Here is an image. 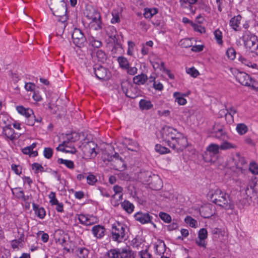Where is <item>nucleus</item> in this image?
I'll list each match as a JSON object with an SVG mask.
<instances>
[{
    "label": "nucleus",
    "instance_id": "nucleus-1",
    "mask_svg": "<svg viewBox=\"0 0 258 258\" xmlns=\"http://www.w3.org/2000/svg\"><path fill=\"white\" fill-rule=\"evenodd\" d=\"M209 196L212 202L225 210L234 208L229 196L219 189L211 191Z\"/></svg>",
    "mask_w": 258,
    "mask_h": 258
},
{
    "label": "nucleus",
    "instance_id": "nucleus-2",
    "mask_svg": "<svg viewBox=\"0 0 258 258\" xmlns=\"http://www.w3.org/2000/svg\"><path fill=\"white\" fill-rule=\"evenodd\" d=\"M49 6L53 15L58 18V21L63 24L65 27V22L68 20V16L64 0H50Z\"/></svg>",
    "mask_w": 258,
    "mask_h": 258
},
{
    "label": "nucleus",
    "instance_id": "nucleus-3",
    "mask_svg": "<svg viewBox=\"0 0 258 258\" xmlns=\"http://www.w3.org/2000/svg\"><path fill=\"white\" fill-rule=\"evenodd\" d=\"M86 16L89 22V27L97 30L101 29L102 22L100 13L95 9L87 10Z\"/></svg>",
    "mask_w": 258,
    "mask_h": 258
},
{
    "label": "nucleus",
    "instance_id": "nucleus-4",
    "mask_svg": "<svg viewBox=\"0 0 258 258\" xmlns=\"http://www.w3.org/2000/svg\"><path fill=\"white\" fill-rule=\"evenodd\" d=\"M181 135H182L181 133L170 126L164 127L161 132L162 139L168 145L177 139Z\"/></svg>",
    "mask_w": 258,
    "mask_h": 258
},
{
    "label": "nucleus",
    "instance_id": "nucleus-5",
    "mask_svg": "<svg viewBox=\"0 0 258 258\" xmlns=\"http://www.w3.org/2000/svg\"><path fill=\"white\" fill-rule=\"evenodd\" d=\"M108 255L109 258H134L135 254L130 247L110 249Z\"/></svg>",
    "mask_w": 258,
    "mask_h": 258
},
{
    "label": "nucleus",
    "instance_id": "nucleus-6",
    "mask_svg": "<svg viewBox=\"0 0 258 258\" xmlns=\"http://www.w3.org/2000/svg\"><path fill=\"white\" fill-rule=\"evenodd\" d=\"M80 147L83 153L84 158L86 159L94 158L98 154L97 145L93 142L83 143Z\"/></svg>",
    "mask_w": 258,
    "mask_h": 258
},
{
    "label": "nucleus",
    "instance_id": "nucleus-7",
    "mask_svg": "<svg viewBox=\"0 0 258 258\" xmlns=\"http://www.w3.org/2000/svg\"><path fill=\"white\" fill-rule=\"evenodd\" d=\"M126 226L124 224L117 222L112 226V238L114 241L121 242L123 239Z\"/></svg>",
    "mask_w": 258,
    "mask_h": 258
},
{
    "label": "nucleus",
    "instance_id": "nucleus-8",
    "mask_svg": "<svg viewBox=\"0 0 258 258\" xmlns=\"http://www.w3.org/2000/svg\"><path fill=\"white\" fill-rule=\"evenodd\" d=\"M236 80L242 85L251 87L252 88H256L258 83L252 80L246 73L238 72L236 75Z\"/></svg>",
    "mask_w": 258,
    "mask_h": 258
},
{
    "label": "nucleus",
    "instance_id": "nucleus-9",
    "mask_svg": "<svg viewBox=\"0 0 258 258\" xmlns=\"http://www.w3.org/2000/svg\"><path fill=\"white\" fill-rule=\"evenodd\" d=\"M168 146L176 152H180L183 151L187 146V140L182 134Z\"/></svg>",
    "mask_w": 258,
    "mask_h": 258
},
{
    "label": "nucleus",
    "instance_id": "nucleus-10",
    "mask_svg": "<svg viewBox=\"0 0 258 258\" xmlns=\"http://www.w3.org/2000/svg\"><path fill=\"white\" fill-rule=\"evenodd\" d=\"M231 168H235L238 171L242 172L244 169L247 166V162L245 158L239 153H236L232 157Z\"/></svg>",
    "mask_w": 258,
    "mask_h": 258
},
{
    "label": "nucleus",
    "instance_id": "nucleus-11",
    "mask_svg": "<svg viewBox=\"0 0 258 258\" xmlns=\"http://www.w3.org/2000/svg\"><path fill=\"white\" fill-rule=\"evenodd\" d=\"M104 161H112L115 163V167L116 169L122 170L125 169V164L121 158H119V155L115 153L113 156L104 153L103 156Z\"/></svg>",
    "mask_w": 258,
    "mask_h": 258
},
{
    "label": "nucleus",
    "instance_id": "nucleus-12",
    "mask_svg": "<svg viewBox=\"0 0 258 258\" xmlns=\"http://www.w3.org/2000/svg\"><path fill=\"white\" fill-rule=\"evenodd\" d=\"M16 109L19 113L24 116L27 118V123L28 125H34V114L32 109L29 108H25L23 106H17Z\"/></svg>",
    "mask_w": 258,
    "mask_h": 258
},
{
    "label": "nucleus",
    "instance_id": "nucleus-13",
    "mask_svg": "<svg viewBox=\"0 0 258 258\" xmlns=\"http://www.w3.org/2000/svg\"><path fill=\"white\" fill-rule=\"evenodd\" d=\"M72 37L73 43L77 46L82 47L85 45L86 39L80 29L75 28L72 33Z\"/></svg>",
    "mask_w": 258,
    "mask_h": 258
},
{
    "label": "nucleus",
    "instance_id": "nucleus-14",
    "mask_svg": "<svg viewBox=\"0 0 258 258\" xmlns=\"http://www.w3.org/2000/svg\"><path fill=\"white\" fill-rule=\"evenodd\" d=\"M220 146L216 144H211L206 148V154L211 157L210 159L205 158V160L207 162H214L213 159L216 158L217 155L220 152Z\"/></svg>",
    "mask_w": 258,
    "mask_h": 258
},
{
    "label": "nucleus",
    "instance_id": "nucleus-15",
    "mask_svg": "<svg viewBox=\"0 0 258 258\" xmlns=\"http://www.w3.org/2000/svg\"><path fill=\"white\" fill-rule=\"evenodd\" d=\"M78 219L81 224L86 225H91L98 222L96 217L88 215L80 214Z\"/></svg>",
    "mask_w": 258,
    "mask_h": 258
},
{
    "label": "nucleus",
    "instance_id": "nucleus-16",
    "mask_svg": "<svg viewBox=\"0 0 258 258\" xmlns=\"http://www.w3.org/2000/svg\"><path fill=\"white\" fill-rule=\"evenodd\" d=\"M113 189L115 194L112 196L111 203L114 206H116L118 205V201L122 199L123 188L122 187L116 185L113 186Z\"/></svg>",
    "mask_w": 258,
    "mask_h": 258
},
{
    "label": "nucleus",
    "instance_id": "nucleus-17",
    "mask_svg": "<svg viewBox=\"0 0 258 258\" xmlns=\"http://www.w3.org/2000/svg\"><path fill=\"white\" fill-rule=\"evenodd\" d=\"M134 217L137 221L144 224L151 222L152 217L149 213L138 212L134 215Z\"/></svg>",
    "mask_w": 258,
    "mask_h": 258
},
{
    "label": "nucleus",
    "instance_id": "nucleus-18",
    "mask_svg": "<svg viewBox=\"0 0 258 258\" xmlns=\"http://www.w3.org/2000/svg\"><path fill=\"white\" fill-rule=\"evenodd\" d=\"M94 70L95 76L99 79L105 80L110 78V74L105 68L100 66L94 68Z\"/></svg>",
    "mask_w": 258,
    "mask_h": 258
},
{
    "label": "nucleus",
    "instance_id": "nucleus-19",
    "mask_svg": "<svg viewBox=\"0 0 258 258\" xmlns=\"http://www.w3.org/2000/svg\"><path fill=\"white\" fill-rule=\"evenodd\" d=\"M245 46L249 49H255L257 47V40L254 36L244 35L243 37Z\"/></svg>",
    "mask_w": 258,
    "mask_h": 258
},
{
    "label": "nucleus",
    "instance_id": "nucleus-20",
    "mask_svg": "<svg viewBox=\"0 0 258 258\" xmlns=\"http://www.w3.org/2000/svg\"><path fill=\"white\" fill-rule=\"evenodd\" d=\"M223 125L220 123H215L213 127L212 134L217 139H221L225 134Z\"/></svg>",
    "mask_w": 258,
    "mask_h": 258
},
{
    "label": "nucleus",
    "instance_id": "nucleus-21",
    "mask_svg": "<svg viewBox=\"0 0 258 258\" xmlns=\"http://www.w3.org/2000/svg\"><path fill=\"white\" fill-rule=\"evenodd\" d=\"M69 144L70 142L64 141L56 148V150L68 153H75L76 152V148L73 146H71V145H69Z\"/></svg>",
    "mask_w": 258,
    "mask_h": 258
},
{
    "label": "nucleus",
    "instance_id": "nucleus-22",
    "mask_svg": "<svg viewBox=\"0 0 258 258\" xmlns=\"http://www.w3.org/2000/svg\"><path fill=\"white\" fill-rule=\"evenodd\" d=\"M197 2V0H180L179 3L180 6L183 9H186L188 10V12L191 13H195L192 5Z\"/></svg>",
    "mask_w": 258,
    "mask_h": 258
},
{
    "label": "nucleus",
    "instance_id": "nucleus-23",
    "mask_svg": "<svg viewBox=\"0 0 258 258\" xmlns=\"http://www.w3.org/2000/svg\"><path fill=\"white\" fill-rule=\"evenodd\" d=\"M92 232L96 238H101L105 234V229L103 226L97 225L92 227Z\"/></svg>",
    "mask_w": 258,
    "mask_h": 258
},
{
    "label": "nucleus",
    "instance_id": "nucleus-24",
    "mask_svg": "<svg viewBox=\"0 0 258 258\" xmlns=\"http://www.w3.org/2000/svg\"><path fill=\"white\" fill-rule=\"evenodd\" d=\"M124 144L126 146L128 150L134 152H138L139 150V144L130 139H125L124 140Z\"/></svg>",
    "mask_w": 258,
    "mask_h": 258
},
{
    "label": "nucleus",
    "instance_id": "nucleus-25",
    "mask_svg": "<svg viewBox=\"0 0 258 258\" xmlns=\"http://www.w3.org/2000/svg\"><path fill=\"white\" fill-rule=\"evenodd\" d=\"M3 134L7 138L11 140H13L16 138V135L14 130L11 127V125H7L3 127Z\"/></svg>",
    "mask_w": 258,
    "mask_h": 258
},
{
    "label": "nucleus",
    "instance_id": "nucleus-26",
    "mask_svg": "<svg viewBox=\"0 0 258 258\" xmlns=\"http://www.w3.org/2000/svg\"><path fill=\"white\" fill-rule=\"evenodd\" d=\"M12 193L17 198L22 200L23 201L28 200L29 196H25L23 191L21 188H15L12 189Z\"/></svg>",
    "mask_w": 258,
    "mask_h": 258
},
{
    "label": "nucleus",
    "instance_id": "nucleus-27",
    "mask_svg": "<svg viewBox=\"0 0 258 258\" xmlns=\"http://www.w3.org/2000/svg\"><path fill=\"white\" fill-rule=\"evenodd\" d=\"M220 146L221 150H235L237 148V146L235 144L228 141H224Z\"/></svg>",
    "mask_w": 258,
    "mask_h": 258
},
{
    "label": "nucleus",
    "instance_id": "nucleus-28",
    "mask_svg": "<svg viewBox=\"0 0 258 258\" xmlns=\"http://www.w3.org/2000/svg\"><path fill=\"white\" fill-rule=\"evenodd\" d=\"M241 20V17L240 15L232 18L230 21V26L235 30H237V28L239 27Z\"/></svg>",
    "mask_w": 258,
    "mask_h": 258
},
{
    "label": "nucleus",
    "instance_id": "nucleus-29",
    "mask_svg": "<svg viewBox=\"0 0 258 258\" xmlns=\"http://www.w3.org/2000/svg\"><path fill=\"white\" fill-rule=\"evenodd\" d=\"M121 207L127 213H132L134 209V206L128 201H124L121 203Z\"/></svg>",
    "mask_w": 258,
    "mask_h": 258
},
{
    "label": "nucleus",
    "instance_id": "nucleus-30",
    "mask_svg": "<svg viewBox=\"0 0 258 258\" xmlns=\"http://www.w3.org/2000/svg\"><path fill=\"white\" fill-rule=\"evenodd\" d=\"M173 96L175 98V101L180 105H185L187 101L183 97L182 94L179 92H175L173 94Z\"/></svg>",
    "mask_w": 258,
    "mask_h": 258
},
{
    "label": "nucleus",
    "instance_id": "nucleus-31",
    "mask_svg": "<svg viewBox=\"0 0 258 258\" xmlns=\"http://www.w3.org/2000/svg\"><path fill=\"white\" fill-rule=\"evenodd\" d=\"M139 106L142 110H148L152 108L153 105L150 100L142 99L139 102Z\"/></svg>",
    "mask_w": 258,
    "mask_h": 258
},
{
    "label": "nucleus",
    "instance_id": "nucleus-32",
    "mask_svg": "<svg viewBox=\"0 0 258 258\" xmlns=\"http://www.w3.org/2000/svg\"><path fill=\"white\" fill-rule=\"evenodd\" d=\"M33 209L35 211V214L40 219H43L45 216V211L43 208H38L37 206L33 204Z\"/></svg>",
    "mask_w": 258,
    "mask_h": 258
},
{
    "label": "nucleus",
    "instance_id": "nucleus-33",
    "mask_svg": "<svg viewBox=\"0 0 258 258\" xmlns=\"http://www.w3.org/2000/svg\"><path fill=\"white\" fill-rule=\"evenodd\" d=\"M211 205H208L202 208L201 213L203 217L205 218H209L212 215V212L211 210Z\"/></svg>",
    "mask_w": 258,
    "mask_h": 258
},
{
    "label": "nucleus",
    "instance_id": "nucleus-34",
    "mask_svg": "<svg viewBox=\"0 0 258 258\" xmlns=\"http://www.w3.org/2000/svg\"><path fill=\"white\" fill-rule=\"evenodd\" d=\"M147 80V77L144 74L136 76L133 79L134 82L139 85L144 84Z\"/></svg>",
    "mask_w": 258,
    "mask_h": 258
},
{
    "label": "nucleus",
    "instance_id": "nucleus-35",
    "mask_svg": "<svg viewBox=\"0 0 258 258\" xmlns=\"http://www.w3.org/2000/svg\"><path fill=\"white\" fill-rule=\"evenodd\" d=\"M239 61H240L242 64L251 68L252 69H258L256 63L250 62L248 60L246 59L245 58L240 56L238 58Z\"/></svg>",
    "mask_w": 258,
    "mask_h": 258
},
{
    "label": "nucleus",
    "instance_id": "nucleus-36",
    "mask_svg": "<svg viewBox=\"0 0 258 258\" xmlns=\"http://www.w3.org/2000/svg\"><path fill=\"white\" fill-rule=\"evenodd\" d=\"M214 38L216 40L217 44L220 45H222L223 42L222 40L223 36L222 32L219 29H217L214 32Z\"/></svg>",
    "mask_w": 258,
    "mask_h": 258
},
{
    "label": "nucleus",
    "instance_id": "nucleus-37",
    "mask_svg": "<svg viewBox=\"0 0 258 258\" xmlns=\"http://www.w3.org/2000/svg\"><path fill=\"white\" fill-rule=\"evenodd\" d=\"M236 130L240 135H243L247 132L248 128L244 123H238L237 124Z\"/></svg>",
    "mask_w": 258,
    "mask_h": 258
},
{
    "label": "nucleus",
    "instance_id": "nucleus-38",
    "mask_svg": "<svg viewBox=\"0 0 258 258\" xmlns=\"http://www.w3.org/2000/svg\"><path fill=\"white\" fill-rule=\"evenodd\" d=\"M119 66L122 68L127 69L129 67V62L127 59L123 56L118 57L117 59Z\"/></svg>",
    "mask_w": 258,
    "mask_h": 258
},
{
    "label": "nucleus",
    "instance_id": "nucleus-39",
    "mask_svg": "<svg viewBox=\"0 0 258 258\" xmlns=\"http://www.w3.org/2000/svg\"><path fill=\"white\" fill-rule=\"evenodd\" d=\"M144 11V16L148 19L152 18L157 13V10L156 9H145Z\"/></svg>",
    "mask_w": 258,
    "mask_h": 258
},
{
    "label": "nucleus",
    "instance_id": "nucleus-40",
    "mask_svg": "<svg viewBox=\"0 0 258 258\" xmlns=\"http://www.w3.org/2000/svg\"><path fill=\"white\" fill-rule=\"evenodd\" d=\"M121 86L122 90L123 92L125 94L126 96L129 97H132V96L128 94V89L131 86L130 83L127 80L122 81L121 82Z\"/></svg>",
    "mask_w": 258,
    "mask_h": 258
},
{
    "label": "nucleus",
    "instance_id": "nucleus-41",
    "mask_svg": "<svg viewBox=\"0 0 258 258\" xmlns=\"http://www.w3.org/2000/svg\"><path fill=\"white\" fill-rule=\"evenodd\" d=\"M179 45L182 47L188 48L192 46V43L190 39L185 38L180 41Z\"/></svg>",
    "mask_w": 258,
    "mask_h": 258
},
{
    "label": "nucleus",
    "instance_id": "nucleus-42",
    "mask_svg": "<svg viewBox=\"0 0 258 258\" xmlns=\"http://www.w3.org/2000/svg\"><path fill=\"white\" fill-rule=\"evenodd\" d=\"M89 44L93 47H96V48H99L100 47L102 43L99 40L96 39L93 37H91L89 38Z\"/></svg>",
    "mask_w": 258,
    "mask_h": 258
},
{
    "label": "nucleus",
    "instance_id": "nucleus-43",
    "mask_svg": "<svg viewBox=\"0 0 258 258\" xmlns=\"http://www.w3.org/2000/svg\"><path fill=\"white\" fill-rule=\"evenodd\" d=\"M184 221L191 227L196 228L197 227V221L190 216L185 217Z\"/></svg>",
    "mask_w": 258,
    "mask_h": 258
},
{
    "label": "nucleus",
    "instance_id": "nucleus-44",
    "mask_svg": "<svg viewBox=\"0 0 258 258\" xmlns=\"http://www.w3.org/2000/svg\"><path fill=\"white\" fill-rule=\"evenodd\" d=\"M152 63L153 68L155 69H164V63L160 59L152 61Z\"/></svg>",
    "mask_w": 258,
    "mask_h": 258
},
{
    "label": "nucleus",
    "instance_id": "nucleus-45",
    "mask_svg": "<svg viewBox=\"0 0 258 258\" xmlns=\"http://www.w3.org/2000/svg\"><path fill=\"white\" fill-rule=\"evenodd\" d=\"M58 162L60 164H63L65 165L67 167H68L70 169H73L74 167V163L73 161L71 160L58 159Z\"/></svg>",
    "mask_w": 258,
    "mask_h": 258
},
{
    "label": "nucleus",
    "instance_id": "nucleus-46",
    "mask_svg": "<svg viewBox=\"0 0 258 258\" xmlns=\"http://www.w3.org/2000/svg\"><path fill=\"white\" fill-rule=\"evenodd\" d=\"M155 150L157 152L160 154H165L169 152L170 150L166 147L162 146L160 145H156L155 147Z\"/></svg>",
    "mask_w": 258,
    "mask_h": 258
},
{
    "label": "nucleus",
    "instance_id": "nucleus-47",
    "mask_svg": "<svg viewBox=\"0 0 258 258\" xmlns=\"http://www.w3.org/2000/svg\"><path fill=\"white\" fill-rule=\"evenodd\" d=\"M186 72L194 78H196L200 74L199 71L194 67L186 68Z\"/></svg>",
    "mask_w": 258,
    "mask_h": 258
},
{
    "label": "nucleus",
    "instance_id": "nucleus-48",
    "mask_svg": "<svg viewBox=\"0 0 258 258\" xmlns=\"http://www.w3.org/2000/svg\"><path fill=\"white\" fill-rule=\"evenodd\" d=\"M96 57L98 60L100 62H104L106 58V54L102 50H98L96 52Z\"/></svg>",
    "mask_w": 258,
    "mask_h": 258
},
{
    "label": "nucleus",
    "instance_id": "nucleus-49",
    "mask_svg": "<svg viewBox=\"0 0 258 258\" xmlns=\"http://www.w3.org/2000/svg\"><path fill=\"white\" fill-rule=\"evenodd\" d=\"M112 18L111 22L112 24L118 23L120 21L119 14L118 11L114 10L112 12Z\"/></svg>",
    "mask_w": 258,
    "mask_h": 258
},
{
    "label": "nucleus",
    "instance_id": "nucleus-50",
    "mask_svg": "<svg viewBox=\"0 0 258 258\" xmlns=\"http://www.w3.org/2000/svg\"><path fill=\"white\" fill-rule=\"evenodd\" d=\"M88 254V251L85 248H80L78 249L77 255L80 258H85Z\"/></svg>",
    "mask_w": 258,
    "mask_h": 258
},
{
    "label": "nucleus",
    "instance_id": "nucleus-51",
    "mask_svg": "<svg viewBox=\"0 0 258 258\" xmlns=\"http://www.w3.org/2000/svg\"><path fill=\"white\" fill-rule=\"evenodd\" d=\"M227 57L231 60H233L236 56V51L233 48H229L226 51Z\"/></svg>",
    "mask_w": 258,
    "mask_h": 258
},
{
    "label": "nucleus",
    "instance_id": "nucleus-52",
    "mask_svg": "<svg viewBox=\"0 0 258 258\" xmlns=\"http://www.w3.org/2000/svg\"><path fill=\"white\" fill-rule=\"evenodd\" d=\"M22 152L24 154L29 155L30 156L35 157L37 155L36 151H32L29 147H26L22 150Z\"/></svg>",
    "mask_w": 258,
    "mask_h": 258
},
{
    "label": "nucleus",
    "instance_id": "nucleus-53",
    "mask_svg": "<svg viewBox=\"0 0 258 258\" xmlns=\"http://www.w3.org/2000/svg\"><path fill=\"white\" fill-rule=\"evenodd\" d=\"M249 169L252 174H258V165L255 163H250Z\"/></svg>",
    "mask_w": 258,
    "mask_h": 258
},
{
    "label": "nucleus",
    "instance_id": "nucleus-54",
    "mask_svg": "<svg viewBox=\"0 0 258 258\" xmlns=\"http://www.w3.org/2000/svg\"><path fill=\"white\" fill-rule=\"evenodd\" d=\"M191 26L194 30L196 32H199L201 34L205 32V29L204 27H202L201 25L191 23Z\"/></svg>",
    "mask_w": 258,
    "mask_h": 258
},
{
    "label": "nucleus",
    "instance_id": "nucleus-55",
    "mask_svg": "<svg viewBox=\"0 0 258 258\" xmlns=\"http://www.w3.org/2000/svg\"><path fill=\"white\" fill-rule=\"evenodd\" d=\"M159 216L162 220H163L164 221H165L166 223H169L171 220V216L169 214H167L165 213H163V212L160 213Z\"/></svg>",
    "mask_w": 258,
    "mask_h": 258
},
{
    "label": "nucleus",
    "instance_id": "nucleus-56",
    "mask_svg": "<svg viewBox=\"0 0 258 258\" xmlns=\"http://www.w3.org/2000/svg\"><path fill=\"white\" fill-rule=\"evenodd\" d=\"M208 232L205 228H202L200 230L198 233V238L200 239H206L207 238Z\"/></svg>",
    "mask_w": 258,
    "mask_h": 258
},
{
    "label": "nucleus",
    "instance_id": "nucleus-57",
    "mask_svg": "<svg viewBox=\"0 0 258 258\" xmlns=\"http://www.w3.org/2000/svg\"><path fill=\"white\" fill-rule=\"evenodd\" d=\"M48 197L50 199L49 202L52 205H54V204H58V201L56 199L55 194L54 192L51 191L49 194Z\"/></svg>",
    "mask_w": 258,
    "mask_h": 258
},
{
    "label": "nucleus",
    "instance_id": "nucleus-58",
    "mask_svg": "<svg viewBox=\"0 0 258 258\" xmlns=\"http://www.w3.org/2000/svg\"><path fill=\"white\" fill-rule=\"evenodd\" d=\"M52 150L50 148H44L43 155L46 158L50 159L52 157Z\"/></svg>",
    "mask_w": 258,
    "mask_h": 258
},
{
    "label": "nucleus",
    "instance_id": "nucleus-59",
    "mask_svg": "<svg viewBox=\"0 0 258 258\" xmlns=\"http://www.w3.org/2000/svg\"><path fill=\"white\" fill-rule=\"evenodd\" d=\"M87 183L89 184L93 185L96 181V177L93 174H89L86 177Z\"/></svg>",
    "mask_w": 258,
    "mask_h": 258
},
{
    "label": "nucleus",
    "instance_id": "nucleus-60",
    "mask_svg": "<svg viewBox=\"0 0 258 258\" xmlns=\"http://www.w3.org/2000/svg\"><path fill=\"white\" fill-rule=\"evenodd\" d=\"M67 139L70 141V142H75L79 139V135L76 133H73L71 135H67Z\"/></svg>",
    "mask_w": 258,
    "mask_h": 258
},
{
    "label": "nucleus",
    "instance_id": "nucleus-61",
    "mask_svg": "<svg viewBox=\"0 0 258 258\" xmlns=\"http://www.w3.org/2000/svg\"><path fill=\"white\" fill-rule=\"evenodd\" d=\"M32 169L35 171V172H38L39 171H43L44 168L41 165L35 163L32 164Z\"/></svg>",
    "mask_w": 258,
    "mask_h": 258
},
{
    "label": "nucleus",
    "instance_id": "nucleus-62",
    "mask_svg": "<svg viewBox=\"0 0 258 258\" xmlns=\"http://www.w3.org/2000/svg\"><path fill=\"white\" fill-rule=\"evenodd\" d=\"M35 85L32 83H26L25 85V88L27 91L34 92L35 91Z\"/></svg>",
    "mask_w": 258,
    "mask_h": 258
},
{
    "label": "nucleus",
    "instance_id": "nucleus-63",
    "mask_svg": "<svg viewBox=\"0 0 258 258\" xmlns=\"http://www.w3.org/2000/svg\"><path fill=\"white\" fill-rule=\"evenodd\" d=\"M68 238V236L66 234L62 235L60 236L59 238H58L57 241L61 245L65 247L66 243L67 242V238Z\"/></svg>",
    "mask_w": 258,
    "mask_h": 258
},
{
    "label": "nucleus",
    "instance_id": "nucleus-64",
    "mask_svg": "<svg viewBox=\"0 0 258 258\" xmlns=\"http://www.w3.org/2000/svg\"><path fill=\"white\" fill-rule=\"evenodd\" d=\"M128 47L127 53L128 55H132L133 54V51H134L135 44L132 41H128Z\"/></svg>",
    "mask_w": 258,
    "mask_h": 258
}]
</instances>
